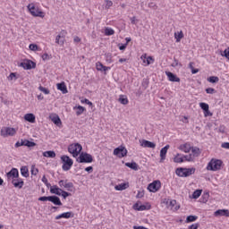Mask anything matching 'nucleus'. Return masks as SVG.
<instances>
[{
  "mask_svg": "<svg viewBox=\"0 0 229 229\" xmlns=\"http://www.w3.org/2000/svg\"><path fill=\"white\" fill-rule=\"evenodd\" d=\"M140 144L141 148H150L151 149H155V148H157V144L148 140H142L141 141H140Z\"/></svg>",
  "mask_w": 229,
  "mask_h": 229,
  "instance_id": "obj_12",
  "label": "nucleus"
},
{
  "mask_svg": "<svg viewBox=\"0 0 229 229\" xmlns=\"http://www.w3.org/2000/svg\"><path fill=\"white\" fill-rule=\"evenodd\" d=\"M151 208V206L147 207L146 205H141L139 207L138 210L142 211V210H149Z\"/></svg>",
  "mask_w": 229,
  "mask_h": 229,
  "instance_id": "obj_49",
  "label": "nucleus"
},
{
  "mask_svg": "<svg viewBox=\"0 0 229 229\" xmlns=\"http://www.w3.org/2000/svg\"><path fill=\"white\" fill-rule=\"evenodd\" d=\"M131 24H137L139 22V20H137V17L133 16L130 19Z\"/></svg>",
  "mask_w": 229,
  "mask_h": 229,
  "instance_id": "obj_58",
  "label": "nucleus"
},
{
  "mask_svg": "<svg viewBox=\"0 0 229 229\" xmlns=\"http://www.w3.org/2000/svg\"><path fill=\"white\" fill-rule=\"evenodd\" d=\"M119 102H120L122 105H128V98H125L124 96H120V98H119Z\"/></svg>",
  "mask_w": 229,
  "mask_h": 229,
  "instance_id": "obj_42",
  "label": "nucleus"
},
{
  "mask_svg": "<svg viewBox=\"0 0 229 229\" xmlns=\"http://www.w3.org/2000/svg\"><path fill=\"white\" fill-rule=\"evenodd\" d=\"M222 148H224L225 149H229V142L222 143Z\"/></svg>",
  "mask_w": 229,
  "mask_h": 229,
  "instance_id": "obj_62",
  "label": "nucleus"
},
{
  "mask_svg": "<svg viewBox=\"0 0 229 229\" xmlns=\"http://www.w3.org/2000/svg\"><path fill=\"white\" fill-rule=\"evenodd\" d=\"M51 196L48 197H39L38 198V201H49L50 200Z\"/></svg>",
  "mask_w": 229,
  "mask_h": 229,
  "instance_id": "obj_53",
  "label": "nucleus"
},
{
  "mask_svg": "<svg viewBox=\"0 0 229 229\" xmlns=\"http://www.w3.org/2000/svg\"><path fill=\"white\" fill-rule=\"evenodd\" d=\"M165 74L169 80V81L180 83V78L176 76V74L171 72H165Z\"/></svg>",
  "mask_w": 229,
  "mask_h": 229,
  "instance_id": "obj_13",
  "label": "nucleus"
},
{
  "mask_svg": "<svg viewBox=\"0 0 229 229\" xmlns=\"http://www.w3.org/2000/svg\"><path fill=\"white\" fill-rule=\"evenodd\" d=\"M202 198H203V202L207 203V201H208V198H210V195L208 194V192H205L203 193Z\"/></svg>",
  "mask_w": 229,
  "mask_h": 229,
  "instance_id": "obj_48",
  "label": "nucleus"
},
{
  "mask_svg": "<svg viewBox=\"0 0 229 229\" xmlns=\"http://www.w3.org/2000/svg\"><path fill=\"white\" fill-rule=\"evenodd\" d=\"M57 89H58V90H61V92H63V94H67V92H69V90H67V86H65V82L58 83Z\"/></svg>",
  "mask_w": 229,
  "mask_h": 229,
  "instance_id": "obj_24",
  "label": "nucleus"
},
{
  "mask_svg": "<svg viewBox=\"0 0 229 229\" xmlns=\"http://www.w3.org/2000/svg\"><path fill=\"white\" fill-rule=\"evenodd\" d=\"M31 174H33L34 176H37V174H38V169L35 168V166L31 167Z\"/></svg>",
  "mask_w": 229,
  "mask_h": 229,
  "instance_id": "obj_52",
  "label": "nucleus"
},
{
  "mask_svg": "<svg viewBox=\"0 0 229 229\" xmlns=\"http://www.w3.org/2000/svg\"><path fill=\"white\" fill-rule=\"evenodd\" d=\"M41 58L42 60L46 61V60H50L51 56H49V55L46 53V54H43Z\"/></svg>",
  "mask_w": 229,
  "mask_h": 229,
  "instance_id": "obj_57",
  "label": "nucleus"
},
{
  "mask_svg": "<svg viewBox=\"0 0 229 229\" xmlns=\"http://www.w3.org/2000/svg\"><path fill=\"white\" fill-rule=\"evenodd\" d=\"M136 198H144V191H138Z\"/></svg>",
  "mask_w": 229,
  "mask_h": 229,
  "instance_id": "obj_60",
  "label": "nucleus"
},
{
  "mask_svg": "<svg viewBox=\"0 0 229 229\" xmlns=\"http://www.w3.org/2000/svg\"><path fill=\"white\" fill-rule=\"evenodd\" d=\"M27 8L33 17H41V19H44V17L46 16L44 12L40 11V9H38V7H36L33 4H30Z\"/></svg>",
  "mask_w": 229,
  "mask_h": 229,
  "instance_id": "obj_3",
  "label": "nucleus"
},
{
  "mask_svg": "<svg viewBox=\"0 0 229 229\" xmlns=\"http://www.w3.org/2000/svg\"><path fill=\"white\" fill-rule=\"evenodd\" d=\"M39 90L41 91V92H43L44 94H49L50 93V91H49V89H47V88H44V87H42V86H39Z\"/></svg>",
  "mask_w": 229,
  "mask_h": 229,
  "instance_id": "obj_50",
  "label": "nucleus"
},
{
  "mask_svg": "<svg viewBox=\"0 0 229 229\" xmlns=\"http://www.w3.org/2000/svg\"><path fill=\"white\" fill-rule=\"evenodd\" d=\"M114 33H115V31L112 28L107 27L105 29V35L106 37H110V36L114 35Z\"/></svg>",
  "mask_w": 229,
  "mask_h": 229,
  "instance_id": "obj_34",
  "label": "nucleus"
},
{
  "mask_svg": "<svg viewBox=\"0 0 229 229\" xmlns=\"http://www.w3.org/2000/svg\"><path fill=\"white\" fill-rule=\"evenodd\" d=\"M114 4V3L110 0H106V9L108 10L110 7H112V5Z\"/></svg>",
  "mask_w": 229,
  "mask_h": 229,
  "instance_id": "obj_51",
  "label": "nucleus"
},
{
  "mask_svg": "<svg viewBox=\"0 0 229 229\" xmlns=\"http://www.w3.org/2000/svg\"><path fill=\"white\" fill-rule=\"evenodd\" d=\"M130 187V182H123L114 186L115 191H126Z\"/></svg>",
  "mask_w": 229,
  "mask_h": 229,
  "instance_id": "obj_22",
  "label": "nucleus"
},
{
  "mask_svg": "<svg viewBox=\"0 0 229 229\" xmlns=\"http://www.w3.org/2000/svg\"><path fill=\"white\" fill-rule=\"evenodd\" d=\"M93 161L94 158H92V155L86 152H81L80 157L77 158V162H79V164H90Z\"/></svg>",
  "mask_w": 229,
  "mask_h": 229,
  "instance_id": "obj_5",
  "label": "nucleus"
},
{
  "mask_svg": "<svg viewBox=\"0 0 229 229\" xmlns=\"http://www.w3.org/2000/svg\"><path fill=\"white\" fill-rule=\"evenodd\" d=\"M141 60H143V64H147V65H149L151 62H155V60L151 56L146 57L142 55Z\"/></svg>",
  "mask_w": 229,
  "mask_h": 229,
  "instance_id": "obj_30",
  "label": "nucleus"
},
{
  "mask_svg": "<svg viewBox=\"0 0 229 229\" xmlns=\"http://www.w3.org/2000/svg\"><path fill=\"white\" fill-rule=\"evenodd\" d=\"M181 151H183L184 153H189L191 151V145L185 143L183 145L180 146Z\"/></svg>",
  "mask_w": 229,
  "mask_h": 229,
  "instance_id": "obj_29",
  "label": "nucleus"
},
{
  "mask_svg": "<svg viewBox=\"0 0 229 229\" xmlns=\"http://www.w3.org/2000/svg\"><path fill=\"white\" fill-rule=\"evenodd\" d=\"M206 92L207 94H214V92H216V89H214V88H208L206 89Z\"/></svg>",
  "mask_w": 229,
  "mask_h": 229,
  "instance_id": "obj_55",
  "label": "nucleus"
},
{
  "mask_svg": "<svg viewBox=\"0 0 229 229\" xmlns=\"http://www.w3.org/2000/svg\"><path fill=\"white\" fill-rule=\"evenodd\" d=\"M97 71H104V72H106L108 71V67L103 65V64L101 63H97Z\"/></svg>",
  "mask_w": 229,
  "mask_h": 229,
  "instance_id": "obj_33",
  "label": "nucleus"
},
{
  "mask_svg": "<svg viewBox=\"0 0 229 229\" xmlns=\"http://www.w3.org/2000/svg\"><path fill=\"white\" fill-rule=\"evenodd\" d=\"M196 219H198L197 216H189L186 218V223H192V222L196 221Z\"/></svg>",
  "mask_w": 229,
  "mask_h": 229,
  "instance_id": "obj_43",
  "label": "nucleus"
},
{
  "mask_svg": "<svg viewBox=\"0 0 229 229\" xmlns=\"http://www.w3.org/2000/svg\"><path fill=\"white\" fill-rule=\"evenodd\" d=\"M64 189H66L67 191H72V189H74V184H72V182H66L64 183Z\"/></svg>",
  "mask_w": 229,
  "mask_h": 229,
  "instance_id": "obj_38",
  "label": "nucleus"
},
{
  "mask_svg": "<svg viewBox=\"0 0 229 229\" xmlns=\"http://www.w3.org/2000/svg\"><path fill=\"white\" fill-rule=\"evenodd\" d=\"M65 40V31H61L59 35L55 38V44H61L64 45Z\"/></svg>",
  "mask_w": 229,
  "mask_h": 229,
  "instance_id": "obj_14",
  "label": "nucleus"
},
{
  "mask_svg": "<svg viewBox=\"0 0 229 229\" xmlns=\"http://www.w3.org/2000/svg\"><path fill=\"white\" fill-rule=\"evenodd\" d=\"M29 49H30V51H38V46H37V44H30Z\"/></svg>",
  "mask_w": 229,
  "mask_h": 229,
  "instance_id": "obj_46",
  "label": "nucleus"
},
{
  "mask_svg": "<svg viewBox=\"0 0 229 229\" xmlns=\"http://www.w3.org/2000/svg\"><path fill=\"white\" fill-rule=\"evenodd\" d=\"M199 224H193L189 227V229H199Z\"/></svg>",
  "mask_w": 229,
  "mask_h": 229,
  "instance_id": "obj_61",
  "label": "nucleus"
},
{
  "mask_svg": "<svg viewBox=\"0 0 229 229\" xmlns=\"http://www.w3.org/2000/svg\"><path fill=\"white\" fill-rule=\"evenodd\" d=\"M114 155L118 157V158H124L128 155V149L124 148V146H119L118 148L114 149Z\"/></svg>",
  "mask_w": 229,
  "mask_h": 229,
  "instance_id": "obj_8",
  "label": "nucleus"
},
{
  "mask_svg": "<svg viewBox=\"0 0 229 229\" xmlns=\"http://www.w3.org/2000/svg\"><path fill=\"white\" fill-rule=\"evenodd\" d=\"M173 67H182L181 63L178 61V59H174V63L172 64Z\"/></svg>",
  "mask_w": 229,
  "mask_h": 229,
  "instance_id": "obj_47",
  "label": "nucleus"
},
{
  "mask_svg": "<svg viewBox=\"0 0 229 229\" xmlns=\"http://www.w3.org/2000/svg\"><path fill=\"white\" fill-rule=\"evenodd\" d=\"M201 190H196L195 191H193L192 193V198L193 199H198V198H199V196H201Z\"/></svg>",
  "mask_w": 229,
  "mask_h": 229,
  "instance_id": "obj_36",
  "label": "nucleus"
},
{
  "mask_svg": "<svg viewBox=\"0 0 229 229\" xmlns=\"http://www.w3.org/2000/svg\"><path fill=\"white\" fill-rule=\"evenodd\" d=\"M1 136L2 137H13L17 133V129L12 127H4L1 129Z\"/></svg>",
  "mask_w": 229,
  "mask_h": 229,
  "instance_id": "obj_7",
  "label": "nucleus"
},
{
  "mask_svg": "<svg viewBox=\"0 0 229 229\" xmlns=\"http://www.w3.org/2000/svg\"><path fill=\"white\" fill-rule=\"evenodd\" d=\"M176 206V200L173 199L169 201V207H171V208H174Z\"/></svg>",
  "mask_w": 229,
  "mask_h": 229,
  "instance_id": "obj_59",
  "label": "nucleus"
},
{
  "mask_svg": "<svg viewBox=\"0 0 229 229\" xmlns=\"http://www.w3.org/2000/svg\"><path fill=\"white\" fill-rule=\"evenodd\" d=\"M199 106L203 110L205 117H212V113L209 110L208 104L201 102L199 103Z\"/></svg>",
  "mask_w": 229,
  "mask_h": 229,
  "instance_id": "obj_11",
  "label": "nucleus"
},
{
  "mask_svg": "<svg viewBox=\"0 0 229 229\" xmlns=\"http://www.w3.org/2000/svg\"><path fill=\"white\" fill-rule=\"evenodd\" d=\"M160 187H162V183L160 181H154L153 182L149 183L148 186V190L149 192H157L160 190Z\"/></svg>",
  "mask_w": 229,
  "mask_h": 229,
  "instance_id": "obj_9",
  "label": "nucleus"
},
{
  "mask_svg": "<svg viewBox=\"0 0 229 229\" xmlns=\"http://www.w3.org/2000/svg\"><path fill=\"white\" fill-rule=\"evenodd\" d=\"M66 182H67V181L61 180V181H59V186L60 187H65Z\"/></svg>",
  "mask_w": 229,
  "mask_h": 229,
  "instance_id": "obj_64",
  "label": "nucleus"
},
{
  "mask_svg": "<svg viewBox=\"0 0 229 229\" xmlns=\"http://www.w3.org/2000/svg\"><path fill=\"white\" fill-rule=\"evenodd\" d=\"M183 158L181 154H176L174 157V162H175V164H182L185 161Z\"/></svg>",
  "mask_w": 229,
  "mask_h": 229,
  "instance_id": "obj_28",
  "label": "nucleus"
},
{
  "mask_svg": "<svg viewBox=\"0 0 229 229\" xmlns=\"http://www.w3.org/2000/svg\"><path fill=\"white\" fill-rule=\"evenodd\" d=\"M71 217H74V213L72 212H65V213H63L61 215H58L55 216V219L58 220V219H71Z\"/></svg>",
  "mask_w": 229,
  "mask_h": 229,
  "instance_id": "obj_15",
  "label": "nucleus"
},
{
  "mask_svg": "<svg viewBox=\"0 0 229 229\" xmlns=\"http://www.w3.org/2000/svg\"><path fill=\"white\" fill-rule=\"evenodd\" d=\"M215 216H225V217H229V210L228 209H218L215 212Z\"/></svg>",
  "mask_w": 229,
  "mask_h": 229,
  "instance_id": "obj_20",
  "label": "nucleus"
},
{
  "mask_svg": "<svg viewBox=\"0 0 229 229\" xmlns=\"http://www.w3.org/2000/svg\"><path fill=\"white\" fill-rule=\"evenodd\" d=\"M28 123H35V114H31V113H29V114H26L23 117Z\"/></svg>",
  "mask_w": 229,
  "mask_h": 229,
  "instance_id": "obj_23",
  "label": "nucleus"
},
{
  "mask_svg": "<svg viewBox=\"0 0 229 229\" xmlns=\"http://www.w3.org/2000/svg\"><path fill=\"white\" fill-rule=\"evenodd\" d=\"M83 112H85V107L79 106L77 107L76 115H81V114H83Z\"/></svg>",
  "mask_w": 229,
  "mask_h": 229,
  "instance_id": "obj_44",
  "label": "nucleus"
},
{
  "mask_svg": "<svg viewBox=\"0 0 229 229\" xmlns=\"http://www.w3.org/2000/svg\"><path fill=\"white\" fill-rule=\"evenodd\" d=\"M170 146L165 145L164 148L160 150V162H163L165 160V156L167 155V149H169Z\"/></svg>",
  "mask_w": 229,
  "mask_h": 229,
  "instance_id": "obj_16",
  "label": "nucleus"
},
{
  "mask_svg": "<svg viewBox=\"0 0 229 229\" xmlns=\"http://www.w3.org/2000/svg\"><path fill=\"white\" fill-rule=\"evenodd\" d=\"M7 80L9 81H15V80H17V73H15V72H12V73H10V75L7 77Z\"/></svg>",
  "mask_w": 229,
  "mask_h": 229,
  "instance_id": "obj_40",
  "label": "nucleus"
},
{
  "mask_svg": "<svg viewBox=\"0 0 229 229\" xmlns=\"http://www.w3.org/2000/svg\"><path fill=\"white\" fill-rule=\"evenodd\" d=\"M174 38H176V42H180L182 40V38H183V31H180L178 33V35H176V33H174Z\"/></svg>",
  "mask_w": 229,
  "mask_h": 229,
  "instance_id": "obj_39",
  "label": "nucleus"
},
{
  "mask_svg": "<svg viewBox=\"0 0 229 229\" xmlns=\"http://www.w3.org/2000/svg\"><path fill=\"white\" fill-rule=\"evenodd\" d=\"M50 119L52 123H54V124H55L59 128L62 126V120L60 119V116H58L57 114L51 115Z\"/></svg>",
  "mask_w": 229,
  "mask_h": 229,
  "instance_id": "obj_17",
  "label": "nucleus"
},
{
  "mask_svg": "<svg viewBox=\"0 0 229 229\" xmlns=\"http://www.w3.org/2000/svg\"><path fill=\"white\" fill-rule=\"evenodd\" d=\"M62 191H63L62 189L56 186H54V188L50 189L51 194H56V196H62Z\"/></svg>",
  "mask_w": 229,
  "mask_h": 229,
  "instance_id": "obj_26",
  "label": "nucleus"
},
{
  "mask_svg": "<svg viewBox=\"0 0 229 229\" xmlns=\"http://www.w3.org/2000/svg\"><path fill=\"white\" fill-rule=\"evenodd\" d=\"M191 155H194V157L196 158V157H199V148L198 147H193L191 148Z\"/></svg>",
  "mask_w": 229,
  "mask_h": 229,
  "instance_id": "obj_35",
  "label": "nucleus"
},
{
  "mask_svg": "<svg viewBox=\"0 0 229 229\" xmlns=\"http://www.w3.org/2000/svg\"><path fill=\"white\" fill-rule=\"evenodd\" d=\"M183 158L186 160V162H194V155L189 154L183 157Z\"/></svg>",
  "mask_w": 229,
  "mask_h": 229,
  "instance_id": "obj_37",
  "label": "nucleus"
},
{
  "mask_svg": "<svg viewBox=\"0 0 229 229\" xmlns=\"http://www.w3.org/2000/svg\"><path fill=\"white\" fill-rule=\"evenodd\" d=\"M21 146H24V140H21V141H17L15 143L16 148H21Z\"/></svg>",
  "mask_w": 229,
  "mask_h": 229,
  "instance_id": "obj_56",
  "label": "nucleus"
},
{
  "mask_svg": "<svg viewBox=\"0 0 229 229\" xmlns=\"http://www.w3.org/2000/svg\"><path fill=\"white\" fill-rule=\"evenodd\" d=\"M221 165H223V161L221 159L212 158L208 164V171H220Z\"/></svg>",
  "mask_w": 229,
  "mask_h": 229,
  "instance_id": "obj_2",
  "label": "nucleus"
},
{
  "mask_svg": "<svg viewBox=\"0 0 229 229\" xmlns=\"http://www.w3.org/2000/svg\"><path fill=\"white\" fill-rule=\"evenodd\" d=\"M208 81H209V83H217V81H219V78L216 76H211L208 78Z\"/></svg>",
  "mask_w": 229,
  "mask_h": 229,
  "instance_id": "obj_41",
  "label": "nucleus"
},
{
  "mask_svg": "<svg viewBox=\"0 0 229 229\" xmlns=\"http://www.w3.org/2000/svg\"><path fill=\"white\" fill-rule=\"evenodd\" d=\"M81 149H83V147H81V144L80 143H73L68 147V151L71 153V155H72L74 158H76V157L81 153Z\"/></svg>",
  "mask_w": 229,
  "mask_h": 229,
  "instance_id": "obj_4",
  "label": "nucleus"
},
{
  "mask_svg": "<svg viewBox=\"0 0 229 229\" xmlns=\"http://www.w3.org/2000/svg\"><path fill=\"white\" fill-rule=\"evenodd\" d=\"M21 67H23V69L30 71V69H35V67H37V64H35V62L31 60H27L23 63H21Z\"/></svg>",
  "mask_w": 229,
  "mask_h": 229,
  "instance_id": "obj_10",
  "label": "nucleus"
},
{
  "mask_svg": "<svg viewBox=\"0 0 229 229\" xmlns=\"http://www.w3.org/2000/svg\"><path fill=\"white\" fill-rule=\"evenodd\" d=\"M62 196H63V198L65 199L66 198H68V196H71V193H69V192H67V191H64V190H62Z\"/></svg>",
  "mask_w": 229,
  "mask_h": 229,
  "instance_id": "obj_54",
  "label": "nucleus"
},
{
  "mask_svg": "<svg viewBox=\"0 0 229 229\" xmlns=\"http://www.w3.org/2000/svg\"><path fill=\"white\" fill-rule=\"evenodd\" d=\"M85 171L87 173H92V171H94V168L92 166H88V167L85 168Z\"/></svg>",
  "mask_w": 229,
  "mask_h": 229,
  "instance_id": "obj_63",
  "label": "nucleus"
},
{
  "mask_svg": "<svg viewBox=\"0 0 229 229\" xmlns=\"http://www.w3.org/2000/svg\"><path fill=\"white\" fill-rule=\"evenodd\" d=\"M21 176H24V178H28V176H30V172L27 166H22L21 168Z\"/></svg>",
  "mask_w": 229,
  "mask_h": 229,
  "instance_id": "obj_31",
  "label": "nucleus"
},
{
  "mask_svg": "<svg viewBox=\"0 0 229 229\" xmlns=\"http://www.w3.org/2000/svg\"><path fill=\"white\" fill-rule=\"evenodd\" d=\"M51 203H53L54 205H57L59 207H62V200H60V198L57 196H50V200Z\"/></svg>",
  "mask_w": 229,
  "mask_h": 229,
  "instance_id": "obj_18",
  "label": "nucleus"
},
{
  "mask_svg": "<svg viewBox=\"0 0 229 229\" xmlns=\"http://www.w3.org/2000/svg\"><path fill=\"white\" fill-rule=\"evenodd\" d=\"M126 167H129L130 169H132L133 171H139V165L135 162L131 163H125Z\"/></svg>",
  "mask_w": 229,
  "mask_h": 229,
  "instance_id": "obj_27",
  "label": "nucleus"
},
{
  "mask_svg": "<svg viewBox=\"0 0 229 229\" xmlns=\"http://www.w3.org/2000/svg\"><path fill=\"white\" fill-rule=\"evenodd\" d=\"M23 146H27V148H35L37 143L30 141L29 140H23Z\"/></svg>",
  "mask_w": 229,
  "mask_h": 229,
  "instance_id": "obj_32",
  "label": "nucleus"
},
{
  "mask_svg": "<svg viewBox=\"0 0 229 229\" xmlns=\"http://www.w3.org/2000/svg\"><path fill=\"white\" fill-rule=\"evenodd\" d=\"M61 160L63 162V170L64 171H69L71 169V167H72V164H74L72 162V159H71V157H69V156H63L61 157Z\"/></svg>",
  "mask_w": 229,
  "mask_h": 229,
  "instance_id": "obj_6",
  "label": "nucleus"
},
{
  "mask_svg": "<svg viewBox=\"0 0 229 229\" xmlns=\"http://www.w3.org/2000/svg\"><path fill=\"white\" fill-rule=\"evenodd\" d=\"M13 185L18 189L24 187V181L22 179L13 180Z\"/></svg>",
  "mask_w": 229,
  "mask_h": 229,
  "instance_id": "obj_21",
  "label": "nucleus"
},
{
  "mask_svg": "<svg viewBox=\"0 0 229 229\" xmlns=\"http://www.w3.org/2000/svg\"><path fill=\"white\" fill-rule=\"evenodd\" d=\"M196 173V168H177L175 174L181 178H187Z\"/></svg>",
  "mask_w": 229,
  "mask_h": 229,
  "instance_id": "obj_1",
  "label": "nucleus"
},
{
  "mask_svg": "<svg viewBox=\"0 0 229 229\" xmlns=\"http://www.w3.org/2000/svg\"><path fill=\"white\" fill-rule=\"evenodd\" d=\"M19 178V170L17 168H13L10 172L7 173V178Z\"/></svg>",
  "mask_w": 229,
  "mask_h": 229,
  "instance_id": "obj_19",
  "label": "nucleus"
},
{
  "mask_svg": "<svg viewBox=\"0 0 229 229\" xmlns=\"http://www.w3.org/2000/svg\"><path fill=\"white\" fill-rule=\"evenodd\" d=\"M221 56H225V58L229 60V47L224 52H221Z\"/></svg>",
  "mask_w": 229,
  "mask_h": 229,
  "instance_id": "obj_45",
  "label": "nucleus"
},
{
  "mask_svg": "<svg viewBox=\"0 0 229 229\" xmlns=\"http://www.w3.org/2000/svg\"><path fill=\"white\" fill-rule=\"evenodd\" d=\"M43 157H46L47 158H55V157H56V153L53 150H47L43 152Z\"/></svg>",
  "mask_w": 229,
  "mask_h": 229,
  "instance_id": "obj_25",
  "label": "nucleus"
}]
</instances>
